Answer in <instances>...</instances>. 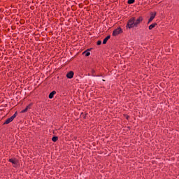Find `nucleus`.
Listing matches in <instances>:
<instances>
[{
    "mask_svg": "<svg viewBox=\"0 0 179 179\" xmlns=\"http://www.w3.org/2000/svg\"><path fill=\"white\" fill-rule=\"evenodd\" d=\"M135 20H136V17H131L127 22V24L126 26L127 29H134V27H136Z\"/></svg>",
    "mask_w": 179,
    "mask_h": 179,
    "instance_id": "obj_1",
    "label": "nucleus"
},
{
    "mask_svg": "<svg viewBox=\"0 0 179 179\" xmlns=\"http://www.w3.org/2000/svg\"><path fill=\"white\" fill-rule=\"evenodd\" d=\"M122 33H123V31L121 29V27H118L116 29H115L113 31L112 36L113 37H115V36H118V34H122Z\"/></svg>",
    "mask_w": 179,
    "mask_h": 179,
    "instance_id": "obj_2",
    "label": "nucleus"
},
{
    "mask_svg": "<svg viewBox=\"0 0 179 179\" xmlns=\"http://www.w3.org/2000/svg\"><path fill=\"white\" fill-rule=\"evenodd\" d=\"M142 22H143V16H140L137 19H136V20L134 21V24L136 25V27H138V26H139V24H141Z\"/></svg>",
    "mask_w": 179,
    "mask_h": 179,
    "instance_id": "obj_3",
    "label": "nucleus"
},
{
    "mask_svg": "<svg viewBox=\"0 0 179 179\" xmlns=\"http://www.w3.org/2000/svg\"><path fill=\"white\" fill-rule=\"evenodd\" d=\"M8 162L12 163V164H14L13 167H17V163H19V160H17L16 158L9 159Z\"/></svg>",
    "mask_w": 179,
    "mask_h": 179,
    "instance_id": "obj_4",
    "label": "nucleus"
},
{
    "mask_svg": "<svg viewBox=\"0 0 179 179\" xmlns=\"http://www.w3.org/2000/svg\"><path fill=\"white\" fill-rule=\"evenodd\" d=\"M156 14H157L156 12H155V13L151 12V13H150V17L149 20H148V24H149V23H150L151 22H152L153 19H155V17H156Z\"/></svg>",
    "mask_w": 179,
    "mask_h": 179,
    "instance_id": "obj_5",
    "label": "nucleus"
},
{
    "mask_svg": "<svg viewBox=\"0 0 179 179\" xmlns=\"http://www.w3.org/2000/svg\"><path fill=\"white\" fill-rule=\"evenodd\" d=\"M73 75H75L73 71H69L66 74V78H68V79H72V78H73Z\"/></svg>",
    "mask_w": 179,
    "mask_h": 179,
    "instance_id": "obj_6",
    "label": "nucleus"
},
{
    "mask_svg": "<svg viewBox=\"0 0 179 179\" xmlns=\"http://www.w3.org/2000/svg\"><path fill=\"white\" fill-rule=\"evenodd\" d=\"M31 106V104L28 105L24 110H21V114H23L24 113H27L29 109H30V107Z\"/></svg>",
    "mask_w": 179,
    "mask_h": 179,
    "instance_id": "obj_7",
    "label": "nucleus"
},
{
    "mask_svg": "<svg viewBox=\"0 0 179 179\" xmlns=\"http://www.w3.org/2000/svg\"><path fill=\"white\" fill-rule=\"evenodd\" d=\"M111 38V36L108 35L107 36L103 41V44H107V41Z\"/></svg>",
    "mask_w": 179,
    "mask_h": 179,
    "instance_id": "obj_8",
    "label": "nucleus"
},
{
    "mask_svg": "<svg viewBox=\"0 0 179 179\" xmlns=\"http://www.w3.org/2000/svg\"><path fill=\"white\" fill-rule=\"evenodd\" d=\"M156 26H157V23H156V22L152 23V24H150L148 27V29H149V30H152V29H155V27H156Z\"/></svg>",
    "mask_w": 179,
    "mask_h": 179,
    "instance_id": "obj_9",
    "label": "nucleus"
},
{
    "mask_svg": "<svg viewBox=\"0 0 179 179\" xmlns=\"http://www.w3.org/2000/svg\"><path fill=\"white\" fill-rule=\"evenodd\" d=\"M12 121L13 120L11 119V117H9L5 121V122L3 123V125H7L8 124H10Z\"/></svg>",
    "mask_w": 179,
    "mask_h": 179,
    "instance_id": "obj_10",
    "label": "nucleus"
},
{
    "mask_svg": "<svg viewBox=\"0 0 179 179\" xmlns=\"http://www.w3.org/2000/svg\"><path fill=\"white\" fill-rule=\"evenodd\" d=\"M57 94V92L52 91L49 94V99H54V95Z\"/></svg>",
    "mask_w": 179,
    "mask_h": 179,
    "instance_id": "obj_11",
    "label": "nucleus"
},
{
    "mask_svg": "<svg viewBox=\"0 0 179 179\" xmlns=\"http://www.w3.org/2000/svg\"><path fill=\"white\" fill-rule=\"evenodd\" d=\"M90 49H88L87 50H85L83 52V55H85V57H89L90 55V52H87L89 51Z\"/></svg>",
    "mask_w": 179,
    "mask_h": 179,
    "instance_id": "obj_12",
    "label": "nucleus"
},
{
    "mask_svg": "<svg viewBox=\"0 0 179 179\" xmlns=\"http://www.w3.org/2000/svg\"><path fill=\"white\" fill-rule=\"evenodd\" d=\"M92 76H101V75H96V71L94 69L91 70Z\"/></svg>",
    "mask_w": 179,
    "mask_h": 179,
    "instance_id": "obj_13",
    "label": "nucleus"
},
{
    "mask_svg": "<svg viewBox=\"0 0 179 179\" xmlns=\"http://www.w3.org/2000/svg\"><path fill=\"white\" fill-rule=\"evenodd\" d=\"M16 117H17V112H15V114L13 116H11L10 117H11L12 120L13 121V120H15V118H16Z\"/></svg>",
    "mask_w": 179,
    "mask_h": 179,
    "instance_id": "obj_14",
    "label": "nucleus"
},
{
    "mask_svg": "<svg viewBox=\"0 0 179 179\" xmlns=\"http://www.w3.org/2000/svg\"><path fill=\"white\" fill-rule=\"evenodd\" d=\"M127 3L132 5V3H135V0H128Z\"/></svg>",
    "mask_w": 179,
    "mask_h": 179,
    "instance_id": "obj_15",
    "label": "nucleus"
},
{
    "mask_svg": "<svg viewBox=\"0 0 179 179\" xmlns=\"http://www.w3.org/2000/svg\"><path fill=\"white\" fill-rule=\"evenodd\" d=\"M52 141V142H57V141H58V136H53Z\"/></svg>",
    "mask_w": 179,
    "mask_h": 179,
    "instance_id": "obj_16",
    "label": "nucleus"
},
{
    "mask_svg": "<svg viewBox=\"0 0 179 179\" xmlns=\"http://www.w3.org/2000/svg\"><path fill=\"white\" fill-rule=\"evenodd\" d=\"M96 45H101V41H98L96 42Z\"/></svg>",
    "mask_w": 179,
    "mask_h": 179,
    "instance_id": "obj_17",
    "label": "nucleus"
},
{
    "mask_svg": "<svg viewBox=\"0 0 179 179\" xmlns=\"http://www.w3.org/2000/svg\"><path fill=\"white\" fill-rule=\"evenodd\" d=\"M124 115L127 120H129V115Z\"/></svg>",
    "mask_w": 179,
    "mask_h": 179,
    "instance_id": "obj_18",
    "label": "nucleus"
},
{
    "mask_svg": "<svg viewBox=\"0 0 179 179\" xmlns=\"http://www.w3.org/2000/svg\"><path fill=\"white\" fill-rule=\"evenodd\" d=\"M87 115V113H86V114L84 115V117H83V119H84V120H85Z\"/></svg>",
    "mask_w": 179,
    "mask_h": 179,
    "instance_id": "obj_19",
    "label": "nucleus"
}]
</instances>
